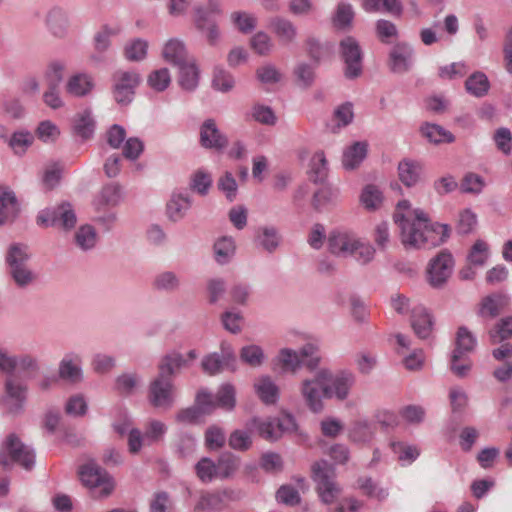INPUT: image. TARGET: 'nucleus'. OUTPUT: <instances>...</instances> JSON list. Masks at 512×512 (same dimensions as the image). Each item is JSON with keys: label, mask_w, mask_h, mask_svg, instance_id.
<instances>
[{"label": "nucleus", "mask_w": 512, "mask_h": 512, "mask_svg": "<svg viewBox=\"0 0 512 512\" xmlns=\"http://www.w3.org/2000/svg\"><path fill=\"white\" fill-rule=\"evenodd\" d=\"M219 15L218 6L213 2H206L195 8L194 22L196 27L206 32V38L210 45H215L219 39V30L216 18Z\"/></svg>", "instance_id": "obj_9"}, {"label": "nucleus", "mask_w": 512, "mask_h": 512, "mask_svg": "<svg viewBox=\"0 0 512 512\" xmlns=\"http://www.w3.org/2000/svg\"><path fill=\"white\" fill-rule=\"evenodd\" d=\"M374 254L375 250L369 243L362 242L356 238L351 256H353L358 262L366 264L373 259Z\"/></svg>", "instance_id": "obj_57"}, {"label": "nucleus", "mask_w": 512, "mask_h": 512, "mask_svg": "<svg viewBox=\"0 0 512 512\" xmlns=\"http://www.w3.org/2000/svg\"><path fill=\"white\" fill-rule=\"evenodd\" d=\"M240 358L242 362L248 364L249 366L257 367L261 365L264 359V353L262 349L257 345H247L241 349Z\"/></svg>", "instance_id": "obj_49"}, {"label": "nucleus", "mask_w": 512, "mask_h": 512, "mask_svg": "<svg viewBox=\"0 0 512 512\" xmlns=\"http://www.w3.org/2000/svg\"><path fill=\"white\" fill-rule=\"evenodd\" d=\"M421 174V166L412 160H403L398 165V176L400 181L407 187L415 185Z\"/></svg>", "instance_id": "obj_31"}, {"label": "nucleus", "mask_w": 512, "mask_h": 512, "mask_svg": "<svg viewBox=\"0 0 512 512\" xmlns=\"http://www.w3.org/2000/svg\"><path fill=\"white\" fill-rule=\"evenodd\" d=\"M121 199L120 187L116 184H109L102 188L100 193L94 198L93 206L99 213L116 206Z\"/></svg>", "instance_id": "obj_18"}, {"label": "nucleus", "mask_w": 512, "mask_h": 512, "mask_svg": "<svg viewBox=\"0 0 512 512\" xmlns=\"http://www.w3.org/2000/svg\"><path fill=\"white\" fill-rule=\"evenodd\" d=\"M215 409L213 396L205 392H199L196 397V406L181 410L177 414V421L193 423L199 420L203 414H209Z\"/></svg>", "instance_id": "obj_14"}, {"label": "nucleus", "mask_w": 512, "mask_h": 512, "mask_svg": "<svg viewBox=\"0 0 512 512\" xmlns=\"http://www.w3.org/2000/svg\"><path fill=\"white\" fill-rule=\"evenodd\" d=\"M151 512H173L172 502L166 492H158L150 503Z\"/></svg>", "instance_id": "obj_64"}, {"label": "nucleus", "mask_w": 512, "mask_h": 512, "mask_svg": "<svg viewBox=\"0 0 512 512\" xmlns=\"http://www.w3.org/2000/svg\"><path fill=\"white\" fill-rule=\"evenodd\" d=\"M454 261L452 255L446 252H440L433 258L427 269V280L433 287L442 286L452 273Z\"/></svg>", "instance_id": "obj_13"}, {"label": "nucleus", "mask_w": 512, "mask_h": 512, "mask_svg": "<svg viewBox=\"0 0 512 512\" xmlns=\"http://www.w3.org/2000/svg\"><path fill=\"white\" fill-rule=\"evenodd\" d=\"M215 257L218 263L224 264L235 252V243L231 237H222L214 244Z\"/></svg>", "instance_id": "obj_38"}, {"label": "nucleus", "mask_w": 512, "mask_h": 512, "mask_svg": "<svg viewBox=\"0 0 512 512\" xmlns=\"http://www.w3.org/2000/svg\"><path fill=\"white\" fill-rule=\"evenodd\" d=\"M184 360L180 354L167 355L159 365V376L151 383L150 401L156 407H168L173 402V386L170 376L182 366Z\"/></svg>", "instance_id": "obj_2"}, {"label": "nucleus", "mask_w": 512, "mask_h": 512, "mask_svg": "<svg viewBox=\"0 0 512 512\" xmlns=\"http://www.w3.org/2000/svg\"><path fill=\"white\" fill-rule=\"evenodd\" d=\"M75 240L81 249L92 248L96 243V233L93 227L90 225L81 226L75 234Z\"/></svg>", "instance_id": "obj_56"}, {"label": "nucleus", "mask_w": 512, "mask_h": 512, "mask_svg": "<svg viewBox=\"0 0 512 512\" xmlns=\"http://www.w3.org/2000/svg\"><path fill=\"white\" fill-rule=\"evenodd\" d=\"M79 475L82 483L91 489L94 497H107L115 488L113 478L95 463L83 465Z\"/></svg>", "instance_id": "obj_6"}, {"label": "nucleus", "mask_w": 512, "mask_h": 512, "mask_svg": "<svg viewBox=\"0 0 512 512\" xmlns=\"http://www.w3.org/2000/svg\"><path fill=\"white\" fill-rule=\"evenodd\" d=\"M66 71V65L62 61H51L44 73V79L48 87H58L61 83L64 73Z\"/></svg>", "instance_id": "obj_37"}, {"label": "nucleus", "mask_w": 512, "mask_h": 512, "mask_svg": "<svg viewBox=\"0 0 512 512\" xmlns=\"http://www.w3.org/2000/svg\"><path fill=\"white\" fill-rule=\"evenodd\" d=\"M421 131L430 142L435 144L451 143L454 141V136L449 131L436 124H425Z\"/></svg>", "instance_id": "obj_33"}, {"label": "nucleus", "mask_w": 512, "mask_h": 512, "mask_svg": "<svg viewBox=\"0 0 512 512\" xmlns=\"http://www.w3.org/2000/svg\"><path fill=\"white\" fill-rule=\"evenodd\" d=\"M212 83L215 89L222 92L231 90L235 84L233 76L223 69H215Z\"/></svg>", "instance_id": "obj_62"}, {"label": "nucleus", "mask_w": 512, "mask_h": 512, "mask_svg": "<svg viewBox=\"0 0 512 512\" xmlns=\"http://www.w3.org/2000/svg\"><path fill=\"white\" fill-rule=\"evenodd\" d=\"M271 26L274 33L284 43H290L296 37L295 27L287 20L277 18L272 22Z\"/></svg>", "instance_id": "obj_43"}, {"label": "nucleus", "mask_w": 512, "mask_h": 512, "mask_svg": "<svg viewBox=\"0 0 512 512\" xmlns=\"http://www.w3.org/2000/svg\"><path fill=\"white\" fill-rule=\"evenodd\" d=\"M80 359L76 355H66L59 365V376L61 379L71 383L79 382L82 372L79 367Z\"/></svg>", "instance_id": "obj_27"}, {"label": "nucleus", "mask_w": 512, "mask_h": 512, "mask_svg": "<svg viewBox=\"0 0 512 512\" xmlns=\"http://www.w3.org/2000/svg\"><path fill=\"white\" fill-rule=\"evenodd\" d=\"M212 184V178L210 174L203 170L196 171L191 178V189L201 195L207 193L208 189Z\"/></svg>", "instance_id": "obj_61"}, {"label": "nucleus", "mask_w": 512, "mask_h": 512, "mask_svg": "<svg viewBox=\"0 0 512 512\" xmlns=\"http://www.w3.org/2000/svg\"><path fill=\"white\" fill-rule=\"evenodd\" d=\"M35 461L34 452L15 434L7 436L0 450V464L8 467L11 464H18L26 470L33 467Z\"/></svg>", "instance_id": "obj_4"}, {"label": "nucleus", "mask_w": 512, "mask_h": 512, "mask_svg": "<svg viewBox=\"0 0 512 512\" xmlns=\"http://www.w3.org/2000/svg\"><path fill=\"white\" fill-rule=\"evenodd\" d=\"M393 219L406 249L435 247L449 237L447 225L430 223L428 215L421 209H413L407 200L398 202Z\"/></svg>", "instance_id": "obj_1"}, {"label": "nucleus", "mask_w": 512, "mask_h": 512, "mask_svg": "<svg viewBox=\"0 0 512 512\" xmlns=\"http://www.w3.org/2000/svg\"><path fill=\"white\" fill-rule=\"evenodd\" d=\"M190 207V201L182 195L173 196L167 204V213L171 220L177 221L183 217L184 212Z\"/></svg>", "instance_id": "obj_45"}, {"label": "nucleus", "mask_w": 512, "mask_h": 512, "mask_svg": "<svg viewBox=\"0 0 512 512\" xmlns=\"http://www.w3.org/2000/svg\"><path fill=\"white\" fill-rule=\"evenodd\" d=\"M340 54L345 62V76L355 78L362 71V54L357 41L352 37H346L340 42Z\"/></svg>", "instance_id": "obj_12"}, {"label": "nucleus", "mask_w": 512, "mask_h": 512, "mask_svg": "<svg viewBox=\"0 0 512 512\" xmlns=\"http://www.w3.org/2000/svg\"><path fill=\"white\" fill-rule=\"evenodd\" d=\"M231 362H235V357L232 351L230 349L225 350V348H223L222 359L217 354H212L203 359L202 367L207 373L213 375L224 368L230 367Z\"/></svg>", "instance_id": "obj_29"}, {"label": "nucleus", "mask_w": 512, "mask_h": 512, "mask_svg": "<svg viewBox=\"0 0 512 512\" xmlns=\"http://www.w3.org/2000/svg\"><path fill=\"white\" fill-rule=\"evenodd\" d=\"M375 431L376 426L373 422L359 420L352 425L349 437L354 442L365 443L373 438Z\"/></svg>", "instance_id": "obj_32"}, {"label": "nucleus", "mask_w": 512, "mask_h": 512, "mask_svg": "<svg viewBox=\"0 0 512 512\" xmlns=\"http://www.w3.org/2000/svg\"><path fill=\"white\" fill-rule=\"evenodd\" d=\"M278 362L285 371L294 372L300 365L312 370L318 365L319 356L316 347L308 344L301 349L300 354L291 349H282L278 356Z\"/></svg>", "instance_id": "obj_8"}, {"label": "nucleus", "mask_w": 512, "mask_h": 512, "mask_svg": "<svg viewBox=\"0 0 512 512\" xmlns=\"http://www.w3.org/2000/svg\"><path fill=\"white\" fill-rule=\"evenodd\" d=\"M235 389L230 384H224L218 390L216 399L213 398L215 408L219 407L225 410H231L235 406Z\"/></svg>", "instance_id": "obj_40"}, {"label": "nucleus", "mask_w": 512, "mask_h": 512, "mask_svg": "<svg viewBox=\"0 0 512 512\" xmlns=\"http://www.w3.org/2000/svg\"><path fill=\"white\" fill-rule=\"evenodd\" d=\"M30 257L28 246L23 244H13L10 246L7 253V263L10 268H14L16 266L26 265Z\"/></svg>", "instance_id": "obj_39"}, {"label": "nucleus", "mask_w": 512, "mask_h": 512, "mask_svg": "<svg viewBox=\"0 0 512 512\" xmlns=\"http://www.w3.org/2000/svg\"><path fill=\"white\" fill-rule=\"evenodd\" d=\"M354 18V12L349 4L342 3L338 6L333 18V24L338 29H347L350 27Z\"/></svg>", "instance_id": "obj_54"}, {"label": "nucleus", "mask_w": 512, "mask_h": 512, "mask_svg": "<svg viewBox=\"0 0 512 512\" xmlns=\"http://www.w3.org/2000/svg\"><path fill=\"white\" fill-rule=\"evenodd\" d=\"M367 143L358 141L348 146L342 157V163L345 169L352 170L359 166L367 155Z\"/></svg>", "instance_id": "obj_26"}, {"label": "nucleus", "mask_w": 512, "mask_h": 512, "mask_svg": "<svg viewBox=\"0 0 512 512\" xmlns=\"http://www.w3.org/2000/svg\"><path fill=\"white\" fill-rule=\"evenodd\" d=\"M254 388L260 400L267 404H275L279 397V388L268 376L257 379Z\"/></svg>", "instance_id": "obj_25"}, {"label": "nucleus", "mask_w": 512, "mask_h": 512, "mask_svg": "<svg viewBox=\"0 0 512 512\" xmlns=\"http://www.w3.org/2000/svg\"><path fill=\"white\" fill-rule=\"evenodd\" d=\"M200 142L205 148L221 149L226 146L227 139L217 129L213 120H206L201 126Z\"/></svg>", "instance_id": "obj_16"}, {"label": "nucleus", "mask_w": 512, "mask_h": 512, "mask_svg": "<svg viewBox=\"0 0 512 512\" xmlns=\"http://www.w3.org/2000/svg\"><path fill=\"white\" fill-rule=\"evenodd\" d=\"M366 12H386L399 16L402 13L401 2H364Z\"/></svg>", "instance_id": "obj_50"}, {"label": "nucleus", "mask_w": 512, "mask_h": 512, "mask_svg": "<svg viewBox=\"0 0 512 512\" xmlns=\"http://www.w3.org/2000/svg\"><path fill=\"white\" fill-rule=\"evenodd\" d=\"M356 237L346 232H332L328 238V248L335 255H351Z\"/></svg>", "instance_id": "obj_20"}, {"label": "nucleus", "mask_w": 512, "mask_h": 512, "mask_svg": "<svg viewBox=\"0 0 512 512\" xmlns=\"http://www.w3.org/2000/svg\"><path fill=\"white\" fill-rule=\"evenodd\" d=\"M5 392L4 405L10 413H17L26 399V387L13 377H8L5 382Z\"/></svg>", "instance_id": "obj_15"}, {"label": "nucleus", "mask_w": 512, "mask_h": 512, "mask_svg": "<svg viewBox=\"0 0 512 512\" xmlns=\"http://www.w3.org/2000/svg\"><path fill=\"white\" fill-rule=\"evenodd\" d=\"M197 477L204 483L211 482L217 477L216 464L209 458H202L195 466Z\"/></svg>", "instance_id": "obj_47"}, {"label": "nucleus", "mask_w": 512, "mask_h": 512, "mask_svg": "<svg viewBox=\"0 0 512 512\" xmlns=\"http://www.w3.org/2000/svg\"><path fill=\"white\" fill-rule=\"evenodd\" d=\"M476 345V339L465 327H460L456 337V348L451 359V370L459 377H463L470 370V362L463 358L464 354L471 352Z\"/></svg>", "instance_id": "obj_7"}, {"label": "nucleus", "mask_w": 512, "mask_h": 512, "mask_svg": "<svg viewBox=\"0 0 512 512\" xmlns=\"http://www.w3.org/2000/svg\"><path fill=\"white\" fill-rule=\"evenodd\" d=\"M257 79L263 84H274L281 80V73L273 65H264L256 70Z\"/></svg>", "instance_id": "obj_63"}, {"label": "nucleus", "mask_w": 512, "mask_h": 512, "mask_svg": "<svg viewBox=\"0 0 512 512\" xmlns=\"http://www.w3.org/2000/svg\"><path fill=\"white\" fill-rule=\"evenodd\" d=\"M74 129L82 138H89L94 131V122L91 118L90 112L78 114L75 118Z\"/></svg>", "instance_id": "obj_55"}, {"label": "nucleus", "mask_w": 512, "mask_h": 512, "mask_svg": "<svg viewBox=\"0 0 512 512\" xmlns=\"http://www.w3.org/2000/svg\"><path fill=\"white\" fill-rule=\"evenodd\" d=\"M412 50L405 44L396 45L390 53V66L394 72H405L409 69Z\"/></svg>", "instance_id": "obj_28"}, {"label": "nucleus", "mask_w": 512, "mask_h": 512, "mask_svg": "<svg viewBox=\"0 0 512 512\" xmlns=\"http://www.w3.org/2000/svg\"><path fill=\"white\" fill-rule=\"evenodd\" d=\"M488 253V245L482 240H477L472 246L467 260L470 265L482 266L488 258Z\"/></svg>", "instance_id": "obj_52"}, {"label": "nucleus", "mask_w": 512, "mask_h": 512, "mask_svg": "<svg viewBox=\"0 0 512 512\" xmlns=\"http://www.w3.org/2000/svg\"><path fill=\"white\" fill-rule=\"evenodd\" d=\"M215 464L219 479L231 477L239 467L238 459L232 454L221 455Z\"/></svg>", "instance_id": "obj_36"}, {"label": "nucleus", "mask_w": 512, "mask_h": 512, "mask_svg": "<svg viewBox=\"0 0 512 512\" xmlns=\"http://www.w3.org/2000/svg\"><path fill=\"white\" fill-rule=\"evenodd\" d=\"M465 86L468 92L480 97L488 92L489 81L483 73L477 72L466 80Z\"/></svg>", "instance_id": "obj_42"}, {"label": "nucleus", "mask_w": 512, "mask_h": 512, "mask_svg": "<svg viewBox=\"0 0 512 512\" xmlns=\"http://www.w3.org/2000/svg\"><path fill=\"white\" fill-rule=\"evenodd\" d=\"M361 203L367 209H376L382 202V193L374 185H367L360 196Z\"/></svg>", "instance_id": "obj_51"}, {"label": "nucleus", "mask_w": 512, "mask_h": 512, "mask_svg": "<svg viewBox=\"0 0 512 512\" xmlns=\"http://www.w3.org/2000/svg\"><path fill=\"white\" fill-rule=\"evenodd\" d=\"M148 84L155 91H164L171 82L170 72L167 68L152 71L148 76Z\"/></svg>", "instance_id": "obj_46"}, {"label": "nucleus", "mask_w": 512, "mask_h": 512, "mask_svg": "<svg viewBox=\"0 0 512 512\" xmlns=\"http://www.w3.org/2000/svg\"><path fill=\"white\" fill-rule=\"evenodd\" d=\"M257 240L267 251L271 252L277 248L280 236L274 227H261L258 230Z\"/></svg>", "instance_id": "obj_41"}, {"label": "nucleus", "mask_w": 512, "mask_h": 512, "mask_svg": "<svg viewBox=\"0 0 512 512\" xmlns=\"http://www.w3.org/2000/svg\"><path fill=\"white\" fill-rule=\"evenodd\" d=\"M147 49V41L143 39H135L126 44L124 48V55L129 61H141L146 57Z\"/></svg>", "instance_id": "obj_44"}, {"label": "nucleus", "mask_w": 512, "mask_h": 512, "mask_svg": "<svg viewBox=\"0 0 512 512\" xmlns=\"http://www.w3.org/2000/svg\"><path fill=\"white\" fill-rule=\"evenodd\" d=\"M327 385L332 388L333 397L343 400L348 396L350 388L354 384V376L350 372L332 374L327 370Z\"/></svg>", "instance_id": "obj_17"}, {"label": "nucleus", "mask_w": 512, "mask_h": 512, "mask_svg": "<svg viewBox=\"0 0 512 512\" xmlns=\"http://www.w3.org/2000/svg\"><path fill=\"white\" fill-rule=\"evenodd\" d=\"M224 496H227V491L204 494L196 505V509L219 510L223 507Z\"/></svg>", "instance_id": "obj_48"}, {"label": "nucleus", "mask_w": 512, "mask_h": 512, "mask_svg": "<svg viewBox=\"0 0 512 512\" xmlns=\"http://www.w3.org/2000/svg\"><path fill=\"white\" fill-rule=\"evenodd\" d=\"M489 334L491 342L494 344L510 338L512 336V317L501 319Z\"/></svg>", "instance_id": "obj_53"}, {"label": "nucleus", "mask_w": 512, "mask_h": 512, "mask_svg": "<svg viewBox=\"0 0 512 512\" xmlns=\"http://www.w3.org/2000/svg\"><path fill=\"white\" fill-rule=\"evenodd\" d=\"M327 160L325 157L324 152L318 151L316 152L310 161V178L314 182H321L323 181L327 176Z\"/></svg>", "instance_id": "obj_34"}, {"label": "nucleus", "mask_w": 512, "mask_h": 512, "mask_svg": "<svg viewBox=\"0 0 512 512\" xmlns=\"http://www.w3.org/2000/svg\"><path fill=\"white\" fill-rule=\"evenodd\" d=\"M18 212V205L14 193L0 184V225L13 219Z\"/></svg>", "instance_id": "obj_23"}, {"label": "nucleus", "mask_w": 512, "mask_h": 512, "mask_svg": "<svg viewBox=\"0 0 512 512\" xmlns=\"http://www.w3.org/2000/svg\"><path fill=\"white\" fill-rule=\"evenodd\" d=\"M34 136L29 131L14 132L9 140V146L17 155H23L33 144Z\"/></svg>", "instance_id": "obj_35"}, {"label": "nucleus", "mask_w": 512, "mask_h": 512, "mask_svg": "<svg viewBox=\"0 0 512 512\" xmlns=\"http://www.w3.org/2000/svg\"><path fill=\"white\" fill-rule=\"evenodd\" d=\"M162 57L174 66H179L187 61V51L184 43L176 38L169 39L163 49Z\"/></svg>", "instance_id": "obj_22"}, {"label": "nucleus", "mask_w": 512, "mask_h": 512, "mask_svg": "<svg viewBox=\"0 0 512 512\" xmlns=\"http://www.w3.org/2000/svg\"><path fill=\"white\" fill-rule=\"evenodd\" d=\"M94 88L92 76L86 73L72 75L65 85L67 94L75 97H83L89 94Z\"/></svg>", "instance_id": "obj_19"}, {"label": "nucleus", "mask_w": 512, "mask_h": 512, "mask_svg": "<svg viewBox=\"0 0 512 512\" xmlns=\"http://www.w3.org/2000/svg\"><path fill=\"white\" fill-rule=\"evenodd\" d=\"M312 479L315 483V491L325 505L337 503L342 487L336 480L335 469L326 461L316 462L312 466Z\"/></svg>", "instance_id": "obj_3"}, {"label": "nucleus", "mask_w": 512, "mask_h": 512, "mask_svg": "<svg viewBox=\"0 0 512 512\" xmlns=\"http://www.w3.org/2000/svg\"><path fill=\"white\" fill-rule=\"evenodd\" d=\"M179 85L182 89L192 91L194 90L199 81V70L194 62H184L179 65Z\"/></svg>", "instance_id": "obj_30"}, {"label": "nucleus", "mask_w": 512, "mask_h": 512, "mask_svg": "<svg viewBox=\"0 0 512 512\" xmlns=\"http://www.w3.org/2000/svg\"><path fill=\"white\" fill-rule=\"evenodd\" d=\"M40 226H57L63 229H71L76 224V215L71 205L64 203L53 210H44L37 216Z\"/></svg>", "instance_id": "obj_10"}, {"label": "nucleus", "mask_w": 512, "mask_h": 512, "mask_svg": "<svg viewBox=\"0 0 512 512\" xmlns=\"http://www.w3.org/2000/svg\"><path fill=\"white\" fill-rule=\"evenodd\" d=\"M250 46L255 53L268 55L273 48V43L266 33L258 32L250 39Z\"/></svg>", "instance_id": "obj_58"}, {"label": "nucleus", "mask_w": 512, "mask_h": 512, "mask_svg": "<svg viewBox=\"0 0 512 512\" xmlns=\"http://www.w3.org/2000/svg\"><path fill=\"white\" fill-rule=\"evenodd\" d=\"M225 440L223 430L216 425L210 426L205 432V444L211 450L221 448Z\"/></svg>", "instance_id": "obj_59"}, {"label": "nucleus", "mask_w": 512, "mask_h": 512, "mask_svg": "<svg viewBox=\"0 0 512 512\" xmlns=\"http://www.w3.org/2000/svg\"><path fill=\"white\" fill-rule=\"evenodd\" d=\"M327 370H320L313 379H306L302 382L301 393L306 404L313 412H320L323 409V398H332V388L327 385Z\"/></svg>", "instance_id": "obj_5"}, {"label": "nucleus", "mask_w": 512, "mask_h": 512, "mask_svg": "<svg viewBox=\"0 0 512 512\" xmlns=\"http://www.w3.org/2000/svg\"><path fill=\"white\" fill-rule=\"evenodd\" d=\"M36 364L34 360L25 356L20 360H16L14 357L9 356L3 349H0V370L5 373H11L13 371L17 372H29L30 370H34Z\"/></svg>", "instance_id": "obj_21"}, {"label": "nucleus", "mask_w": 512, "mask_h": 512, "mask_svg": "<svg viewBox=\"0 0 512 512\" xmlns=\"http://www.w3.org/2000/svg\"><path fill=\"white\" fill-rule=\"evenodd\" d=\"M231 20L242 33H249L256 27V18L246 12H234Z\"/></svg>", "instance_id": "obj_60"}, {"label": "nucleus", "mask_w": 512, "mask_h": 512, "mask_svg": "<svg viewBox=\"0 0 512 512\" xmlns=\"http://www.w3.org/2000/svg\"><path fill=\"white\" fill-rule=\"evenodd\" d=\"M113 95L119 104H128L132 101L135 89L140 83L136 72L117 71L113 76Z\"/></svg>", "instance_id": "obj_11"}, {"label": "nucleus", "mask_w": 512, "mask_h": 512, "mask_svg": "<svg viewBox=\"0 0 512 512\" xmlns=\"http://www.w3.org/2000/svg\"><path fill=\"white\" fill-rule=\"evenodd\" d=\"M411 326L415 334L422 339L430 335L432 331V320L424 307L417 306L413 308Z\"/></svg>", "instance_id": "obj_24"}]
</instances>
